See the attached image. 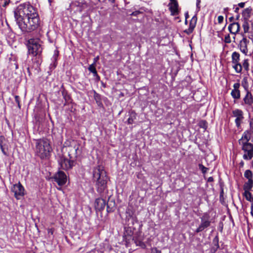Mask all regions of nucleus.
I'll return each instance as SVG.
<instances>
[{
	"mask_svg": "<svg viewBox=\"0 0 253 253\" xmlns=\"http://www.w3.org/2000/svg\"><path fill=\"white\" fill-rule=\"evenodd\" d=\"M14 13L16 23L23 33L31 32L39 27L37 10L30 2L20 4Z\"/></svg>",
	"mask_w": 253,
	"mask_h": 253,
	"instance_id": "nucleus-1",
	"label": "nucleus"
},
{
	"mask_svg": "<svg viewBox=\"0 0 253 253\" xmlns=\"http://www.w3.org/2000/svg\"><path fill=\"white\" fill-rule=\"evenodd\" d=\"M93 179L95 182L97 192L101 194L107 189V183L108 180V177L103 166L98 165L94 168Z\"/></svg>",
	"mask_w": 253,
	"mask_h": 253,
	"instance_id": "nucleus-2",
	"label": "nucleus"
},
{
	"mask_svg": "<svg viewBox=\"0 0 253 253\" xmlns=\"http://www.w3.org/2000/svg\"><path fill=\"white\" fill-rule=\"evenodd\" d=\"M35 152L36 156L41 159H45L49 157L52 148L48 140L46 138L39 139L35 140Z\"/></svg>",
	"mask_w": 253,
	"mask_h": 253,
	"instance_id": "nucleus-3",
	"label": "nucleus"
},
{
	"mask_svg": "<svg viewBox=\"0 0 253 253\" xmlns=\"http://www.w3.org/2000/svg\"><path fill=\"white\" fill-rule=\"evenodd\" d=\"M26 46L28 54L33 57L40 55L42 52V48L39 39H29L27 42Z\"/></svg>",
	"mask_w": 253,
	"mask_h": 253,
	"instance_id": "nucleus-4",
	"label": "nucleus"
},
{
	"mask_svg": "<svg viewBox=\"0 0 253 253\" xmlns=\"http://www.w3.org/2000/svg\"><path fill=\"white\" fill-rule=\"evenodd\" d=\"M239 144L244 152L243 158L245 160H250L253 158V144L245 142L242 139L239 140Z\"/></svg>",
	"mask_w": 253,
	"mask_h": 253,
	"instance_id": "nucleus-5",
	"label": "nucleus"
},
{
	"mask_svg": "<svg viewBox=\"0 0 253 253\" xmlns=\"http://www.w3.org/2000/svg\"><path fill=\"white\" fill-rule=\"evenodd\" d=\"M70 159L68 160L65 157H61L58 160V164L60 165V168L64 170H68L72 169L73 166L75 165V161L72 159V157L71 154H69Z\"/></svg>",
	"mask_w": 253,
	"mask_h": 253,
	"instance_id": "nucleus-6",
	"label": "nucleus"
},
{
	"mask_svg": "<svg viewBox=\"0 0 253 253\" xmlns=\"http://www.w3.org/2000/svg\"><path fill=\"white\" fill-rule=\"evenodd\" d=\"M232 117L235 118V123L236 127L240 129L244 120V112L239 109H235L232 112Z\"/></svg>",
	"mask_w": 253,
	"mask_h": 253,
	"instance_id": "nucleus-7",
	"label": "nucleus"
},
{
	"mask_svg": "<svg viewBox=\"0 0 253 253\" xmlns=\"http://www.w3.org/2000/svg\"><path fill=\"white\" fill-rule=\"evenodd\" d=\"M232 67L234 69L237 73H241L242 71V65L239 63L240 54L238 52L234 51L231 55Z\"/></svg>",
	"mask_w": 253,
	"mask_h": 253,
	"instance_id": "nucleus-8",
	"label": "nucleus"
},
{
	"mask_svg": "<svg viewBox=\"0 0 253 253\" xmlns=\"http://www.w3.org/2000/svg\"><path fill=\"white\" fill-rule=\"evenodd\" d=\"M16 199L19 200L25 195V189L20 182L14 184L11 188Z\"/></svg>",
	"mask_w": 253,
	"mask_h": 253,
	"instance_id": "nucleus-9",
	"label": "nucleus"
},
{
	"mask_svg": "<svg viewBox=\"0 0 253 253\" xmlns=\"http://www.w3.org/2000/svg\"><path fill=\"white\" fill-rule=\"evenodd\" d=\"M53 179L59 186H63L67 181V176L64 172L59 170L55 174Z\"/></svg>",
	"mask_w": 253,
	"mask_h": 253,
	"instance_id": "nucleus-10",
	"label": "nucleus"
},
{
	"mask_svg": "<svg viewBox=\"0 0 253 253\" xmlns=\"http://www.w3.org/2000/svg\"><path fill=\"white\" fill-rule=\"evenodd\" d=\"M8 147V143L7 140L3 136H0V148L2 153L6 156H8L9 155Z\"/></svg>",
	"mask_w": 253,
	"mask_h": 253,
	"instance_id": "nucleus-11",
	"label": "nucleus"
},
{
	"mask_svg": "<svg viewBox=\"0 0 253 253\" xmlns=\"http://www.w3.org/2000/svg\"><path fill=\"white\" fill-rule=\"evenodd\" d=\"M106 201L102 198H99L95 200L94 206L96 210L102 211L106 206Z\"/></svg>",
	"mask_w": 253,
	"mask_h": 253,
	"instance_id": "nucleus-12",
	"label": "nucleus"
},
{
	"mask_svg": "<svg viewBox=\"0 0 253 253\" xmlns=\"http://www.w3.org/2000/svg\"><path fill=\"white\" fill-rule=\"evenodd\" d=\"M197 17L196 15H195L192 18L190 22L189 28L185 30L184 31V33H186L187 35L191 34L194 31V29L197 23Z\"/></svg>",
	"mask_w": 253,
	"mask_h": 253,
	"instance_id": "nucleus-13",
	"label": "nucleus"
},
{
	"mask_svg": "<svg viewBox=\"0 0 253 253\" xmlns=\"http://www.w3.org/2000/svg\"><path fill=\"white\" fill-rule=\"evenodd\" d=\"M171 3L169 6V10L171 12V15H176L178 14V4L176 0H170Z\"/></svg>",
	"mask_w": 253,
	"mask_h": 253,
	"instance_id": "nucleus-14",
	"label": "nucleus"
},
{
	"mask_svg": "<svg viewBox=\"0 0 253 253\" xmlns=\"http://www.w3.org/2000/svg\"><path fill=\"white\" fill-rule=\"evenodd\" d=\"M253 104V97L250 91L247 90L245 96L243 98V102L242 103V105H247L248 106H252Z\"/></svg>",
	"mask_w": 253,
	"mask_h": 253,
	"instance_id": "nucleus-15",
	"label": "nucleus"
},
{
	"mask_svg": "<svg viewBox=\"0 0 253 253\" xmlns=\"http://www.w3.org/2000/svg\"><path fill=\"white\" fill-rule=\"evenodd\" d=\"M228 29L231 34L236 35L239 32L240 26L238 22H233L229 24Z\"/></svg>",
	"mask_w": 253,
	"mask_h": 253,
	"instance_id": "nucleus-16",
	"label": "nucleus"
},
{
	"mask_svg": "<svg viewBox=\"0 0 253 253\" xmlns=\"http://www.w3.org/2000/svg\"><path fill=\"white\" fill-rule=\"evenodd\" d=\"M59 55V51L58 50H55L53 56L51 58L52 63L49 66V69L50 70H52L55 68L57 66V60Z\"/></svg>",
	"mask_w": 253,
	"mask_h": 253,
	"instance_id": "nucleus-17",
	"label": "nucleus"
},
{
	"mask_svg": "<svg viewBox=\"0 0 253 253\" xmlns=\"http://www.w3.org/2000/svg\"><path fill=\"white\" fill-rule=\"evenodd\" d=\"M60 91H61L63 97L65 100V104H66V103H70L72 101L71 97L70 95L68 94V91L64 88L63 85H62V86H61Z\"/></svg>",
	"mask_w": 253,
	"mask_h": 253,
	"instance_id": "nucleus-18",
	"label": "nucleus"
},
{
	"mask_svg": "<svg viewBox=\"0 0 253 253\" xmlns=\"http://www.w3.org/2000/svg\"><path fill=\"white\" fill-rule=\"evenodd\" d=\"M211 222H206L201 220V223L199 227L195 230V233H198L203 231L206 228L209 227L211 225Z\"/></svg>",
	"mask_w": 253,
	"mask_h": 253,
	"instance_id": "nucleus-19",
	"label": "nucleus"
},
{
	"mask_svg": "<svg viewBox=\"0 0 253 253\" xmlns=\"http://www.w3.org/2000/svg\"><path fill=\"white\" fill-rule=\"evenodd\" d=\"M247 42V40L246 38H243L242 40L241 41L239 44L241 51L245 55H247L248 53Z\"/></svg>",
	"mask_w": 253,
	"mask_h": 253,
	"instance_id": "nucleus-20",
	"label": "nucleus"
},
{
	"mask_svg": "<svg viewBox=\"0 0 253 253\" xmlns=\"http://www.w3.org/2000/svg\"><path fill=\"white\" fill-rule=\"evenodd\" d=\"M137 114L133 110H131L129 112V118H128L126 123L128 124H132L134 123V121L136 119Z\"/></svg>",
	"mask_w": 253,
	"mask_h": 253,
	"instance_id": "nucleus-21",
	"label": "nucleus"
},
{
	"mask_svg": "<svg viewBox=\"0 0 253 253\" xmlns=\"http://www.w3.org/2000/svg\"><path fill=\"white\" fill-rule=\"evenodd\" d=\"M219 238L218 236H216L212 240V243L214 245V247H213L211 248V253H214L217 250V249L219 248Z\"/></svg>",
	"mask_w": 253,
	"mask_h": 253,
	"instance_id": "nucleus-22",
	"label": "nucleus"
},
{
	"mask_svg": "<svg viewBox=\"0 0 253 253\" xmlns=\"http://www.w3.org/2000/svg\"><path fill=\"white\" fill-rule=\"evenodd\" d=\"M252 134L253 133L251 132V131L247 130L244 132V133L242 135V138L240 139H242L243 141L245 142H249V141L251 139Z\"/></svg>",
	"mask_w": 253,
	"mask_h": 253,
	"instance_id": "nucleus-23",
	"label": "nucleus"
},
{
	"mask_svg": "<svg viewBox=\"0 0 253 253\" xmlns=\"http://www.w3.org/2000/svg\"><path fill=\"white\" fill-rule=\"evenodd\" d=\"M93 97L96 101V103L98 106H102L103 104L102 103L101 96L100 94L96 92L95 90H93Z\"/></svg>",
	"mask_w": 253,
	"mask_h": 253,
	"instance_id": "nucleus-24",
	"label": "nucleus"
},
{
	"mask_svg": "<svg viewBox=\"0 0 253 253\" xmlns=\"http://www.w3.org/2000/svg\"><path fill=\"white\" fill-rule=\"evenodd\" d=\"M253 187V180H248L243 185L244 191H250Z\"/></svg>",
	"mask_w": 253,
	"mask_h": 253,
	"instance_id": "nucleus-25",
	"label": "nucleus"
},
{
	"mask_svg": "<svg viewBox=\"0 0 253 253\" xmlns=\"http://www.w3.org/2000/svg\"><path fill=\"white\" fill-rule=\"evenodd\" d=\"M243 196L245 197L246 199L251 202V203H253V197L252 196V193L250 192V191H245L243 193Z\"/></svg>",
	"mask_w": 253,
	"mask_h": 253,
	"instance_id": "nucleus-26",
	"label": "nucleus"
},
{
	"mask_svg": "<svg viewBox=\"0 0 253 253\" xmlns=\"http://www.w3.org/2000/svg\"><path fill=\"white\" fill-rule=\"evenodd\" d=\"M244 177L248 179V180H253V173L251 170L247 169L244 172Z\"/></svg>",
	"mask_w": 253,
	"mask_h": 253,
	"instance_id": "nucleus-27",
	"label": "nucleus"
},
{
	"mask_svg": "<svg viewBox=\"0 0 253 253\" xmlns=\"http://www.w3.org/2000/svg\"><path fill=\"white\" fill-rule=\"evenodd\" d=\"M210 218V213L208 212L204 213L202 216L200 217L201 221L206 222H211Z\"/></svg>",
	"mask_w": 253,
	"mask_h": 253,
	"instance_id": "nucleus-28",
	"label": "nucleus"
},
{
	"mask_svg": "<svg viewBox=\"0 0 253 253\" xmlns=\"http://www.w3.org/2000/svg\"><path fill=\"white\" fill-rule=\"evenodd\" d=\"M231 95L234 99H238L240 98V90L233 89L231 92Z\"/></svg>",
	"mask_w": 253,
	"mask_h": 253,
	"instance_id": "nucleus-29",
	"label": "nucleus"
},
{
	"mask_svg": "<svg viewBox=\"0 0 253 253\" xmlns=\"http://www.w3.org/2000/svg\"><path fill=\"white\" fill-rule=\"evenodd\" d=\"M252 9V8L249 7L245 9L242 13L243 16L244 17H246L245 19H247L250 17V14L251 13Z\"/></svg>",
	"mask_w": 253,
	"mask_h": 253,
	"instance_id": "nucleus-30",
	"label": "nucleus"
},
{
	"mask_svg": "<svg viewBox=\"0 0 253 253\" xmlns=\"http://www.w3.org/2000/svg\"><path fill=\"white\" fill-rule=\"evenodd\" d=\"M243 27L244 32L245 33H247L249 32L250 27H249V24L248 23L247 19H245L244 23L243 24Z\"/></svg>",
	"mask_w": 253,
	"mask_h": 253,
	"instance_id": "nucleus-31",
	"label": "nucleus"
},
{
	"mask_svg": "<svg viewBox=\"0 0 253 253\" xmlns=\"http://www.w3.org/2000/svg\"><path fill=\"white\" fill-rule=\"evenodd\" d=\"M242 66V68H244L246 71H248L249 70V63L248 59H245L244 60Z\"/></svg>",
	"mask_w": 253,
	"mask_h": 253,
	"instance_id": "nucleus-32",
	"label": "nucleus"
},
{
	"mask_svg": "<svg viewBox=\"0 0 253 253\" xmlns=\"http://www.w3.org/2000/svg\"><path fill=\"white\" fill-rule=\"evenodd\" d=\"M199 168L202 171L203 174H205L208 169V168L205 167L202 164H199Z\"/></svg>",
	"mask_w": 253,
	"mask_h": 253,
	"instance_id": "nucleus-33",
	"label": "nucleus"
},
{
	"mask_svg": "<svg viewBox=\"0 0 253 253\" xmlns=\"http://www.w3.org/2000/svg\"><path fill=\"white\" fill-rule=\"evenodd\" d=\"M200 127L204 128L205 129H206L207 127V123L206 121H202L200 123Z\"/></svg>",
	"mask_w": 253,
	"mask_h": 253,
	"instance_id": "nucleus-34",
	"label": "nucleus"
},
{
	"mask_svg": "<svg viewBox=\"0 0 253 253\" xmlns=\"http://www.w3.org/2000/svg\"><path fill=\"white\" fill-rule=\"evenodd\" d=\"M95 65V63H92L88 67V69L91 73L96 70Z\"/></svg>",
	"mask_w": 253,
	"mask_h": 253,
	"instance_id": "nucleus-35",
	"label": "nucleus"
},
{
	"mask_svg": "<svg viewBox=\"0 0 253 253\" xmlns=\"http://www.w3.org/2000/svg\"><path fill=\"white\" fill-rule=\"evenodd\" d=\"M224 42L227 43H229L231 42L230 35L228 34L225 37Z\"/></svg>",
	"mask_w": 253,
	"mask_h": 253,
	"instance_id": "nucleus-36",
	"label": "nucleus"
},
{
	"mask_svg": "<svg viewBox=\"0 0 253 253\" xmlns=\"http://www.w3.org/2000/svg\"><path fill=\"white\" fill-rule=\"evenodd\" d=\"M240 84L239 83H235L233 85V87H234L233 89L239 90V88L240 87Z\"/></svg>",
	"mask_w": 253,
	"mask_h": 253,
	"instance_id": "nucleus-37",
	"label": "nucleus"
},
{
	"mask_svg": "<svg viewBox=\"0 0 253 253\" xmlns=\"http://www.w3.org/2000/svg\"><path fill=\"white\" fill-rule=\"evenodd\" d=\"M140 13H141V12L140 11L136 10V11H133V12H132V13L130 14V15L134 16H137Z\"/></svg>",
	"mask_w": 253,
	"mask_h": 253,
	"instance_id": "nucleus-38",
	"label": "nucleus"
},
{
	"mask_svg": "<svg viewBox=\"0 0 253 253\" xmlns=\"http://www.w3.org/2000/svg\"><path fill=\"white\" fill-rule=\"evenodd\" d=\"M200 3H201V0H197L196 1V7L198 11H199L200 10Z\"/></svg>",
	"mask_w": 253,
	"mask_h": 253,
	"instance_id": "nucleus-39",
	"label": "nucleus"
},
{
	"mask_svg": "<svg viewBox=\"0 0 253 253\" xmlns=\"http://www.w3.org/2000/svg\"><path fill=\"white\" fill-rule=\"evenodd\" d=\"M223 17L222 16H219L218 17L217 20L218 23L220 24L223 21Z\"/></svg>",
	"mask_w": 253,
	"mask_h": 253,
	"instance_id": "nucleus-40",
	"label": "nucleus"
},
{
	"mask_svg": "<svg viewBox=\"0 0 253 253\" xmlns=\"http://www.w3.org/2000/svg\"><path fill=\"white\" fill-rule=\"evenodd\" d=\"M152 253H161V251L160 250H158L156 248H154L152 249Z\"/></svg>",
	"mask_w": 253,
	"mask_h": 253,
	"instance_id": "nucleus-41",
	"label": "nucleus"
},
{
	"mask_svg": "<svg viewBox=\"0 0 253 253\" xmlns=\"http://www.w3.org/2000/svg\"><path fill=\"white\" fill-rule=\"evenodd\" d=\"M248 130L251 131V132L253 133V122H250V129Z\"/></svg>",
	"mask_w": 253,
	"mask_h": 253,
	"instance_id": "nucleus-42",
	"label": "nucleus"
},
{
	"mask_svg": "<svg viewBox=\"0 0 253 253\" xmlns=\"http://www.w3.org/2000/svg\"><path fill=\"white\" fill-rule=\"evenodd\" d=\"M91 73L93 74L94 77H98V80H100V77L98 75L96 70H95L94 71H93Z\"/></svg>",
	"mask_w": 253,
	"mask_h": 253,
	"instance_id": "nucleus-43",
	"label": "nucleus"
},
{
	"mask_svg": "<svg viewBox=\"0 0 253 253\" xmlns=\"http://www.w3.org/2000/svg\"><path fill=\"white\" fill-rule=\"evenodd\" d=\"M15 101L17 104H19L20 103V97L18 95H15Z\"/></svg>",
	"mask_w": 253,
	"mask_h": 253,
	"instance_id": "nucleus-44",
	"label": "nucleus"
},
{
	"mask_svg": "<svg viewBox=\"0 0 253 253\" xmlns=\"http://www.w3.org/2000/svg\"><path fill=\"white\" fill-rule=\"evenodd\" d=\"M112 208H110L108 204H107V211L108 212H111L113 211Z\"/></svg>",
	"mask_w": 253,
	"mask_h": 253,
	"instance_id": "nucleus-45",
	"label": "nucleus"
},
{
	"mask_svg": "<svg viewBox=\"0 0 253 253\" xmlns=\"http://www.w3.org/2000/svg\"><path fill=\"white\" fill-rule=\"evenodd\" d=\"M245 2H240L238 3V6L241 8H243L245 6Z\"/></svg>",
	"mask_w": 253,
	"mask_h": 253,
	"instance_id": "nucleus-46",
	"label": "nucleus"
},
{
	"mask_svg": "<svg viewBox=\"0 0 253 253\" xmlns=\"http://www.w3.org/2000/svg\"><path fill=\"white\" fill-rule=\"evenodd\" d=\"M213 181V178L212 176L209 177L208 179V182H211Z\"/></svg>",
	"mask_w": 253,
	"mask_h": 253,
	"instance_id": "nucleus-47",
	"label": "nucleus"
},
{
	"mask_svg": "<svg viewBox=\"0 0 253 253\" xmlns=\"http://www.w3.org/2000/svg\"><path fill=\"white\" fill-rule=\"evenodd\" d=\"M98 59H99V57L98 56H97L96 57L94 58V62H93V63H95V65H96V62L98 60Z\"/></svg>",
	"mask_w": 253,
	"mask_h": 253,
	"instance_id": "nucleus-48",
	"label": "nucleus"
},
{
	"mask_svg": "<svg viewBox=\"0 0 253 253\" xmlns=\"http://www.w3.org/2000/svg\"><path fill=\"white\" fill-rule=\"evenodd\" d=\"M4 0V6H6L7 4H8L9 0Z\"/></svg>",
	"mask_w": 253,
	"mask_h": 253,
	"instance_id": "nucleus-49",
	"label": "nucleus"
},
{
	"mask_svg": "<svg viewBox=\"0 0 253 253\" xmlns=\"http://www.w3.org/2000/svg\"><path fill=\"white\" fill-rule=\"evenodd\" d=\"M96 251H97L95 250H91V251H90V252H88L87 253H96Z\"/></svg>",
	"mask_w": 253,
	"mask_h": 253,
	"instance_id": "nucleus-50",
	"label": "nucleus"
},
{
	"mask_svg": "<svg viewBox=\"0 0 253 253\" xmlns=\"http://www.w3.org/2000/svg\"><path fill=\"white\" fill-rule=\"evenodd\" d=\"M185 19H187L189 17V15H188V12H187L186 13H185Z\"/></svg>",
	"mask_w": 253,
	"mask_h": 253,
	"instance_id": "nucleus-51",
	"label": "nucleus"
},
{
	"mask_svg": "<svg viewBox=\"0 0 253 253\" xmlns=\"http://www.w3.org/2000/svg\"><path fill=\"white\" fill-rule=\"evenodd\" d=\"M233 19H234V17H233V16H232V17H230V18H229V21H230V22H232V21L233 20Z\"/></svg>",
	"mask_w": 253,
	"mask_h": 253,
	"instance_id": "nucleus-52",
	"label": "nucleus"
},
{
	"mask_svg": "<svg viewBox=\"0 0 253 253\" xmlns=\"http://www.w3.org/2000/svg\"><path fill=\"white\" fill-rule=\"evenodd\" d=\"M244 165V162H243V161H242L240 163V167H243Z\"/></svg>",
	"mask_w": 253,
	"mask_h": 253,
	"instance_id": "nucleus-53",
	"label": "nucleus"
},
{
	"mask_svg": "<svg viewBox=\"0 0 253 253\" xmlns=\"http://www.w3.org/2000/svg\"><path fill=\"white\" fill-rule=\"evenodd\" d=\"M239 10V8L238 7H236L235 9V12L238 13Z\"/></svg>",
	"mask_w": 253,
	"mask_h": 253,
	"instance_id": "nucleus-54",
	"label": "nucleus"
},
{
	"mask_svg": "<svg viewBox=\"0 0 253 253\" xmlns=\"http://www.w3.org/2000/svg\"><path fill=\"white\" fill-rule=\"evenodd\" d=\"M78 149H79V147H77V148H75V151L76 155V154H77V151H78Z\"/></svg>",
	"mask_w": 253,
	"mask_h": 253,
	"instance_id": "nucleus-55",
	"label": "nucleus"
},
{
	"mask_svg": "<svg viewBox=\"0 0 253 253\" xmlns=\"http://www.w3.org/2000/svg\"><path fill=\"white\" fill-rule=\"evenodd\" d=\"M109 1L110 2H111V3H114L115 1V0H109Z\"/></svg>",
	"mask_w": 253,
	"mask_h": 253,
	"instance_id": "nucleus-56",
	"label": "nucleus"
},
{
	"mask_svg": "<svg viewBox=\"0 0 253 253\" xmlns=\"http://www.w3.org/2000/svg\"><path fill=\"white\" fill-rule=\"evenodd\" d=\"M17 105H18V108H19V109H20V108H21L20 103H19V104H17Z\"/></svg>",
	"mask_w": 253,
	"mask_h": 253,
	"instance_id": "nucleus-57",
	"label": "nucleus"
},
{
	"mask_svg": "<svg viewBox=\"0 0 253 253\" xmlns=\"http://www.w3.org/2000/svg\"><path fill=\"white\" fill-rule=\"evenodd\" d=\"M187 23H188L187 19H185V24H187Z\"/></svg>",
	"mask_w": 253,
	"mask_h": 253,
	"instance_id": "nucleus-58",
	"label": "nucleus"
},
{
	"mask_svg": "<svg viewBox=\"0 0 253 253\" xmlns=\"http://www.w3.org/2000/svg\"><path fill=\"white\" fill-rule=\"evenodd\" d=\"M15 64V69H18V65L16 64Z\"/></svg>",
	"mask_w": 253,
	"mask_h": 253,
	"instance_id": "nucleus-59",
	"label": "nucleus"
},
{
	"mask_svg": "<svg viewBox=\"0 0 253 253\" xmlns=\"http://www.w3.org/2000/svg\"><path fill=\"white\" fill-rule=\"evenodd\" d=\"M228 10V8H227H227H225L224 9V11H227Z\"/></svg>",
	"mask_w": 253,
	"mask_h": 253,
	"instance_id": "nucleus-60",
	"label": "nucleus"
},
{
	"mask_svg": "<svg viewBox=\"0 0 253 253\" xmlns=\"http://www.w3.org/2000/svg\"><path fill=\"white\" fill-rule=\"evenodd\" d=\"M239 17H240V15H238L237 16V17H236V19H237V20H238V19H239Z\"/></svg>",
	"mask_w": 253,
	"mask_h": 253,
	"instance_id": "nucleus-61",
	"label": "nucleus"
},
{
	"mask_svg": "<svg viewBox=\"0 0 253 253\" xmlns=\"http://www.w3.org/2000/svg\"><path fill=\"white\" fill-rule=\"evenodd\" d=\"M252 167H253V161H252Z\"/></svg>",
	"mask_w": 253,
	"mask_h": 253,
	"instance_id": "nucleus-62",
	"label": "nucleus"
},
{
	"mask_svg": "<svg viewBox=\"0 0 253 253\" xmlns=\"http://www.w3.org/2000/svg\"><path fill=\"white\" fill-rule=\"evenodd\" d=\"M96 79H97V80H98V77H96Z\"/></svg>",
	"mask_w": 253,
	"mask_h": 253,
	"instance_id": "nucleus-63",
	"label": "nucleus"
},
{
	"mask_svg": "<svg viewBox=\"0 0 253 253\" xmlns=\"http://www.w3.org/2000/svg\"><path fill=\"white\" fill-rule=\"evenodd\" d=\"M252 135H253V134H252Z\"/></svg>",
	"mask_w": 253,
	"mask_h": 253,
	"instance_id": "nucleus-64",
	"label": "nucleus"
}]
</instances>
